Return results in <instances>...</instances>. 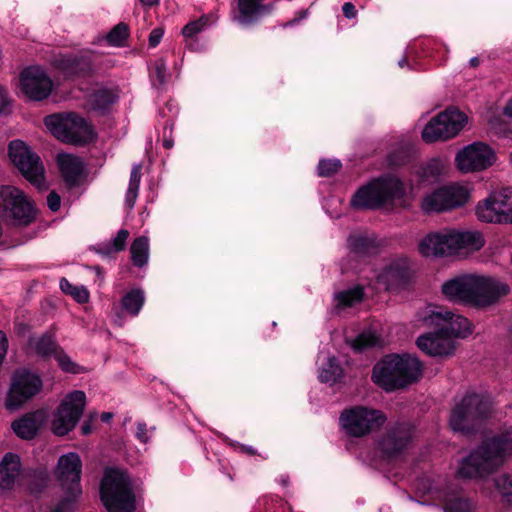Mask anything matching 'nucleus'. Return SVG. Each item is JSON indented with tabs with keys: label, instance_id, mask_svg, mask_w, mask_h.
<instances>
[{
	"label": "nucleus",
	"instance_id": "f257e3e1",
	"mask_svg": "<svg viewBox=\"0 0 512 512\" xmlns=\"http://www.w3.org/2000/svg\"><path fill=\"white\" fill-rule=\"evenodd\" d=\"M508 284L495 278L463 275L446 281L442 293L452 302L473 306H488L508 294Z\"/></svg>",
	"mask_w": 512,
	"mask_h": 512
},
{
	"label": "nucleus",
	"instance_id": "f03ea898",
	"mask_svg": "<svg viewBox=\"0 0 512 512\" xmlns=\"http://www.w3.org/2000/svg\"><path fill=\"white\" fill-rule=\"evenodd\" d=\"M512 456V431L504 432L483 442L462 460L458 475L465 479L484 478Z\"/></svg>",
	"mask_w": 512,
	"mask_h": 512
},
{
	"label": "nucleus",
	"instance_id": "7ed1b4c3",
	"mask_svg": "<svg viewBox=\"0 0 512 512\" xmlns=\"http://www.w3.org/2000/svg\"><path fill=\"white\" fill-rule=\"evenodd\" d=\"M421 375V363L417 358L391 354L375 364L372 380L385 391L392 392L418 381Z\"/></svg>",
	"mask_w": 512,
	"mask_h": 512
},
{
	"label": "nucleus",
	"instance_id": "20e7f679",
	"mask_svg": "<svg viewBox=\"0 0 512 512\" xmlns=\"http://www.w3.org/2000/svg\"><path fill=\"white\" fill-rule=\"evenodd\" d=\"M82 462L75 452H69L59 457L55 476L63 491V497L52 512H73L82 494L80 485Z\"/></svg>",
	"mask_w": 512,
	"mask_h": 512
},
{
	"label": "nucleus",
	"instance_id": "39448f33",
	"mask_svg": "<svg viewBox=\"0 0 512 512\" xmlns=\"http://www.w3.org/2000/svg\"><path fill=\"white\" fill-rule=\"evenodd\" d=\"M405 194L402 181L392 175L371 180L352 196L350 204L355 209H377L400 199Z\"/></svg>",
	"mask_w": 512,
	"mask_h": 512
},
{
	"label": "nucleus",
	"instance_id": "423d86ee",
	"mask_svg": "<svg viewBox=\"0 0 512 512\" xmlns=\"http://www.w3.org/2000/svg\"><path fill=\"white\" fill-rule=\"evenodd\" d=\"M100 496L108 512H135L136 497L129 475L122 470L107 469L100 485Z\"/></svg>",
	"mask_w": 512,
	"mask_h": 512
},
{
	"label": "nucleus",
	"instance_id": "0eeeda50",
	"mask_svg": "<svg viewBox=\"0 0 512 512\" xmlns=\"http://www.w3.org/2000/svg\"><path fill=\"white\" fill-rule=\"evenodd\" d=\"M492 409L490 397L468 393L452 410L449 424L454 431L471 432L476 424L486 418Z\"/></svg>",
	"mask_w": 512,
	"mask_h": 512
},
{
	"label": "nucleus",
	"instance_id": "6e6552de",
	"mask_svg": "<svg viewBox=\"0 0 512 512\" xmlns=\"http://www.w3.org/2000/svg\"><path fill=\"white\" fill-rule=\"evenodd\" d=\"M44 124L57 139L66 143L83 144L94 138L91 126L76 113L46 116Z\"/></svg>",
	"mask_w": 512,
	"mask_h": 512
},
{
	"label": "nucleus",
	"instance_id": "1a4fd4ad",
	"mask_svg": "<svg viewBox=\"0 0 512 512\" xmlns=\"http://www.w3.org/2000/svg\"><path fill=\"white\" fill-rule=\"evenodd\" d=\"M387 418L380 410L364 406L345 409L340 415V424L353 437H364L380 428Z\"/></svg>",
	"mask_w": 512,
	"mask_h": 512
},
{
	"label": "nucleus",
	"instance_id": "9d476101",
	"mask_svg": "<svg viewBox=\"0 0 512 512\" xmlns=\"http://www.w3.org/2000/svg\"><path fill=\"white\" fill-rule=\"evenodd\" d=\"M466 121V115L460 110L446 109L425 125L422 130V139L426 143L451 139L463 129Z\"/></svg>",
	"mask_w": 512,
	"mask_h": 512
},
{
	"label": "nucleus",
	"instance_id": "9b49d317",
	"mask_svg": "<svg viewBox=\"0 0 512 512\" xmlns=\"http://www.w3.org/2000/svg\"><path fill=\"white\" fill-rule=\"evenodd\" d=\"M9 157L21 174L38 189L45 187V170L40 157L22 141L9 144Z\"/></svg>",
	"mask_w": 512,
	"mask_h": 512
},
{
	"label": "nucleus",
	"instance_id": "f8f14e48",
	"mask_svg": "<svg viewBox=\"0 0 512 512\" xmlns=\"http://www.w3.org/2000/svg\"><path fill=\"white\" fill-rule=\"evenodd\" d=\"M479 220L487 223H512V187L491 193L476 207Z\"/></svg>",
	"mask_w": 512,
	"mask_h": 512
},
{
	"label": "nucleus",
	"instance_id": "ddd939ff",
	"mask_svg": "<svg viewBox=\"0 0 512 512\" xmlns=\"http://www.w3.org/2000/svg\"><path fill=\"white\" fill-rule=\"evenodd\" d=\"M0 208L18 225H29L36 216L32 202L15 186L7 185L0 188Z\"/></svg>",
	"mask_w": 512,
	"mask_h": 512
},
{
	"label": "nucleus",
	"instance_id": "4468645a",
	"mask_svg": "<svg viewBox=\"0 0 512 512\" xmlns=\"http://www.w3.org/2000/svg\"><path fill=\"white\" fill-rule=\"evenodd\" d=\"M86 405L83 391L75 390L69 393L59 405L52 421V431L55 435L68 434L77 424Z\"/></svg>",
	"mask_w": 512,
	"mask_h": 512
},
{
	"label": "nucleus",
	"instance_id": "2eb2a0df",
	"mask_svg": "<svg viewBox=\"0 0 512 512\" xmlns=\"http://www.w3.org/2000/svg\"><path fill=\"white\" fill-rule=\"evenodd\" d=\"M42 388L41 378L27 370L16 371L11 380L10 389L5 401V407L9 411L19 409L25 402L40 392Z\"/></svg>",
	"mask_w": 512,
	"mask_h": 512
},
{
	"label": "nucleus",
	"instance_id": "dca6fc26",
	"mask_svg": "<svg viewBox=\"0 0 512 512\" xmlns=\"http://www.w3.org/2000/svg\"><path fill=\"white\" fill-rule=\"evenodd\" d=\"M495 161L496 154L493 149L482 142H475L464 147L455 157L456 166L463 173L485 170Z\"/></svg>",
	"mask_w": 512,
	"mask_h": 512
},
{
	"label": "nucleus",
	"instance_id": "f3484780",
	"mask_svg": "<svg viewBox=\"0 0 512 512\" xmlns=\"http://www.w3.org/2000/svg\"><path fill=\"white\" fill-rule=\"evenodd\" d=\"M413 437V427L408 423H397L387 428L377 442V448L386 459L401 456L409 447Z\"/></svg>",
	"mask_w": 512,
	"mask_h": 512
},
{
	"label": "nucleus",
	"instance_id": "a211bd4d",
	"mask_svg": "<svg viewBox=\"0 0 512 512\" xmlns=\"http://www.w3.org/2000/svg\"><path fill=\"white\" fill-rule=\"evenodd\" d=\"M427 326L441 327L453 340L454 338H465L472 333L470 321L450 311L429 307L427 314L423 317Z\"/></svg>",
	"mask_w": 512,
	"mask_h": 512
},
{
	"label": "nucleus",
	"instance_id": "6ab92c4d",
	"mask_svg": "<svg viewBox=\"0 0 512 512\" xmlns=\"http://www.w3.org/2000/svg\"><path fill=\"white\" fill-rule=\"evenodd\" d=\"M52 86L51 79L39 67H28L20 74L21 92L31 100L40 101L47 98Z\"/></svg>",
	"mask_w": 512,
	"mask_h": 512
},
{
	"label": "nucleus",
	"instance_id": "aec40b11",
	"mask_svg": "<svg viewBox=\"0 0 512 512\" xmlns=\"http://www.w3.org/2000/svg\"><path fill=\"white\" fill-rule=\"evenodd\" d=\"M417 346L421 351L433 357L449 356L455 350L454 340L446 332H443L441 327H438L435 332L419 336Z\"/></svg>",
	"mask_w": 512,
	"mask_h": 512
},
{
	"label": "nucleus",
	"instance_id": "412c9836",
	"mask_svg": "<svg viewBox=\"0 0 512 512\" xmlns=\"http://www.w3.org/2000/svg\"><path fill=\"white\" fill-rule=\"evenodd\" d=\"M56 162L60 174L68 187H75L81 184L85 178V165L82 159L73 154H58Z\"/></svg>",
	"mask_w": 512,
	"mask_h": 512
},
{
	"label": "nucleus",
	"instance_id": "4be33fe9",
	"mask_svg": "<svg viewBox=\"0 0 512 512\" xmlns=\"http://www.w3.org/2000/svg\"><path fill=\"white\" fill-rule=\"evenodd\" d=\"M450 231L443 230L427 234L419 243V252L425 257L452 254Z\"/></svg>",
	"mask_w": 512,
	"mask_h": 512
},
{
	"label": "nucleus",
	"instance_id": "5701e85b",
	"mask_svg": "<svg viewBox=\"0 0 512 512\" xmlns=\"http://www.w3.org/2000/svg\"><path fill=\"white\" fill-rule=\"evenodd\" d=\"M449 231L452 254L460 250L477 251L485 244L483 235L478 231Z\"/></svg>",
	"mask_w": 512,
	"mask_h": 512
},
{
	"label": "nucleus",
	"instance_id": "b1692460",
	"mask_svg": "<svg viewBox=\"0 0 512 512\" xmlns=\"http://www.w3.org/2000/svg\"><path fill=\"white\" fill-rule=\"evenodd\" d=\"M45 414L42 411L27 413L20 419L12 422L14 433L21 439L30 440L36 436L43 424Z\"/></svg>",
	"mask_w": 512,
	"mask_h": 512
},
{
	"label": "nucleus",
	"instance_id": "393cba45",
	"mask_svg": "<svg viewBox=\"0 0 512 512\" xmlns=\"http://www.w3.org/2000/svg\"><path fill=\"white\" fill-rule=\"evenodd\" d=\"M20 458L13 453H7L0 462V489H11L20 474Z\"/></svg>",
	"mask_w": 512,
	"mask_h": 512
},
{
	"label": "nucleus",
	"instance_id": "a878e982",
	"mask_svg": "<svg viewBox=\"0 0 512 512\" xmlns=\"http://www.w3.org/2000/svg\"><path fill=\"white\" fill-rule=\"evenodd\" d=\"M61 69L69 77H83L92 72V61L86 56H67L61 60Z\"/></svg>",
	"mask_w": 512,
	"mask_h": 512
},
{
	"label": "nucleus",
	"instance_id": "bb28decb",
	"mask_svg": "<svg viewBox=\"0 0 512 512\" xmlns=\"http://www.w3.org/2000/svg\"><path fill=\"white\" fill-rule=\"evenodd\" d=\"M442 190L444 196L448 200L450 210L465 205L470 198L469 188L460 183H451L442 186Z\"/></svg>",
	"mask_w": 512,
	"mask_h": 512
},
{
	"label": "nucleus",
	"instance_id": "cd10ccee",
	"mask_svg": "<svg viewBox=\"0 0 512 512\" xmlns=\"http://www.w3.org/2000/svg\"><path fill=\"white\" fill-rule=\"evenodd\" d=\"M421 208L425 213L449 211L448 200L443 194L442 187L425 195L422 199Z\"/></svg>",
	"mask_w": 512,
	"mask_h": 512
},
{
	"label": "nucleus",
	"instance_id": "c85d7f7f",
	"mask_svg": "<svg viewBox=\"0 0 512 512\" xmlns=\"http://www.w3.org/2000/svg\"><path fill=\"white\" fill-rule=\"evenodd\" d=\"M348 245L356 255H370L377 251L375 238L360 233L351 235L348 238Z\"/></svg>",
	"mask_w": 512,
	"mask_h": 512
},
{
	"label": "nucleus",
	"instance_id": "c756f323",
	"mask_svg": "<svg viewBox=\"0 0 512 512\" xmlns=\"http://www.w3.org/2000/svg\"><path fill=\"white\" fill-rule=\"evenodd\" d=\"M407 276L406 267L393 263L387 266L378 276L379 282L386 285L387 289L402 282Z\"/></svg>",
	"mask_w": 512,
	"mask_h": 512
},
{
	"label": "nucleus",
	"instance_id": "7c9ffc66",
	"mask_svg": "<svg viewBox=\"0 0 512 512\" xmlns=\"http://www.w3.org/2000/svg\"><path fill=\"white\" fill-rule=\"evenodd\" d=\"M30 347L41 356H56L60 348L51 335L44 334L37 338H31L29 341Z\"/></svg>",
	"mask_w": 512,
	"mask_h": 512
},
{
	"label": "nucleus",
	"instance_id": "2f4dec72",
	"mask_svg": "<svg viewBox=\"0 0 512 512\" xmlns=\"http://www.w3.org/2000/svg\"><path fill=\"white\" fill-rule=\"evenodd\" d=\"M141 164H135L132 167L131 173H130V180L128 189L125 195V206L128 210H132L136 200L138 198L139 193V187H140V181H141Z\"/></svg>",
	"mask_w": 512,
	"mask_h": 512
},
{
	"label": "nucleus",
	"instance_id": "473e14b6",
	"mask_svg": "<svg viewBox=\"0 0 512 512\" xmlns=\"http://www.w3.org/2000/svg\"><path fill=\"white\" fill-rule=\"evenodd\" d=\"M131 260L137 267H143L149 258V240L141 236L136 238L130 247Z\"/></svg>",
	"mask_w": 512,
	"mask_h": 512
},
{
	"label": "nucleus",
	"instance_id": "72a5a7b5",
	"mask_svg": "<svg viewBox=\"0 0 512 512\" xmlns=\"http://www.w3.org/2000/svg\"><path fill=\"white\" fill-rule=\"evenodd\" d=\"M262 0H239L240 20L245 24L255 21L263 10Z\"/></svg>",
	"mask_w": 512,
	"mask_h": 512
},
{
	"label": "nucleus",
	"instance_id": "f704fd0d",
	"mask_svg": "<svg viewBox=\"0 0 512 512\" xmlns=\"http://www.w3.org/2000/svg\"><path fill=\"white\" fill-rule=\"evenodd\" d=\"M144 293L139 289H134L128 292L121 301L122 308L131 316L139 314L144 305Z\"/></svg>",
	"mask_w": 512,
	"mask_h": 512
},
{
	"label": "nucleus",
	"instance_id": "c9c22d12",
	"mask_svg": "<svg viewBox=\"0 0 512 512\" xmlns=\"http://www.w3.org/2000/svg\"><path fill=\"white\" fill-rule=\"evenodd\" d=\"M117 100L116 93L111 89H99L90 96V103L95 110H105Z\"/></svg>",
	"mask_w": 512,
	"mask_h": 512
},
{
	"label": "nucleus",
	"instance_id": "e433bc0d",
	"mask_svg": "<svg viewBox=\"0 0 512 512\" xmlns=\"http://www.w3.org/2000/svg\"><path fill=\"white\" fill-rule=\"evenodd\" d=\"M343 377V369L335 357H329L326 365L321 369L319 379L325 383H336Z\"/></svg>",
	"mask_w": 512,
	"mask_h": 512
},
{
	"label": "nucleus",
	"instance_id": "4c0bfd02",
	"mask_svg": "<svg viewBox=\"0 0 512 512\" xmlns=\"http://www.w3.org/2000/svg\"><path fill=\"white\" fill-rule=\"evenodd\" d=\"M363 298V289L360 286H356L351 289H347L335 294V302L338 307H349L358 303Z\"/></svg>",
	"mask_w": 512,
	"mask_h": 512
},
{
	"label": "nucleus",
	"instance_id": "58836bf2",
	"mask_svg": "<svg viewBox=\"0 0 512 512\" xmlns=\"http://www.w3.org/2000/svg\"><path fill=\"white\" fill-rule=\"evenodd\" d=\"M129 237V231L121 229L118 231L116 236L108 243H104L99 248V252L109 255L111 253L120 252L125 249L126 242Z\"/></svg>",
	"mask_w": 512,
	"mask_h": 512
},
{
	"label": "nucleus",
	"instance_id": "ea45409f",
	"mask_svg": "<svg viewBox=\"0 0 512 512\" xmlns=\"http://www.w3.org/2000/svg\"><path fill=\"white\" fill-rule=\"evenodd\" d=\"M376 346H381V339L372 331H364L352 341V347L357 351Z\"/></svg>",
	"mask_w": 512,
	"mask_h": 512
},
{
	"label": "nucleus",
	"instance_id": "a19ab883",
	"mask_svg": "<svg viewBox=\"0 0 512 512\" xmlns=\"http://www.w3.org/2000/svg\"><path fill=\"white\" fill-rule=\"evenodd\" d=\"M129 36L128 25L121 22L114 26L106 35V41L111 46L121 47Z\"/></svg>",
	"mask_w": 512,
	"mask_h": 512
},
{
	"label": "nucleus",
	"instance_id": "79ce46f5",
	"mask_svg": "<svg viewBox=\"0 0 512 512\" xmlns=\"http://www.w3.org/2000/svg\"><path fill=\"white\" fill-rule=\"evenodd\" d=\"M60 288L64 293L71 295L79 303H86L89 299L87 289L72 285L66 278L60 280Z\"/></svg>",
	"mask_w": 512,
	"mask_h": 512
},
{
	"label": "nucleus",
	"instance_id": "37998d69",
	"mask_svg": "<svg viewBox=\"0 0 512 512\" xmlns=\"http://www.w3.org/2000/svg\"><path fill=\"white\" fill-rule=\"evenodd\" d=\"M495 486L505 501L512 505V474L503 473L496 477Z\"/></svg>",
	"mask_w": 512,
	"mask_h": 512
},
{
	"label": "nucleus",
	"instance_id": "c03bdc74",
	"mask_svg": "<svg viewBox=\"0 0 512 512\" xmlns=\"http://www.w3.org/2000/svg\"><path fill=\"white\" fill-rule=\"evenodd\" d=\"M55 358L64 372L79 374L84 371L83 367L73 362L71 358L68 355H66L61 349L59 350L58 353H56Z\"/></svg>",
	"mask_w": 512,
	"mask_h": 512
},
{
	"label": "nucleus",
	"instance_id": "a18cd8bd",
	"mask_svg": "<svg viewBox=\"0 0 512 512\" xmlns=\"http://www.w3.org/2000/svg\"><path fill=\"white\" fill-rule=\"evenodd\" d=\"M446 512H474L473 504L463 498H454L445 505Z\"/></svg>",
	"mask_w": 512,
	"mask_h": 512
},
{
	"label": "nucleus",
	"instance_id": "49530a36",
	"mask_svg": "<svg viewBox=\"0 0 512 512\" xmlns=\"http://www.w3.org/2000/svg\"><path fill=\"white\" fill-rule=\"evenodd\" d=\"M151 78L159 85L166 83L167 79V65L163 59H157L152 67Z\"/></svg>",
	"mask_w": 512,
	"mask_h": 512
},
{
	"label": "nucleus",
	"instance_id": "de8ad7c7",
	"mask_svg": "<svg viewBox=\"0 0 512 512\" xmlns=\"http://www.w3.org/2000/svg\"><path fill=\"white\" fill-rule=\"evenodd\" d=\"M341 168V163L338 160H321L318 164V175L321 177H329L334 175Z\"/></svg>",
	"mask_w": 512,
	"mask_h": 512
},
{
	"label": "nucleus",
	"instance_id": "09e8293b",
	"mask_svg": "<svg viewBox=\"0 0 512 512\" xmlns=\"http://www.w3.org/2000/svg\"><path fill=\"white\" fill-rule=\"evenodd\" d=\"M204 24L205 23L201 20L193 21L186 24L182 29L183 36L187 38L194 37L196 34L202 31Z\"/></svg>",
	"mask_w": 512,
	"mask_h": 512
},
{
	"label": "nucleus",
	"instance_id": "8fccbe9b",
	"mask_svg": "<svg viewBox=\"0 0 512 512\" xmlns=\"http://www.w3.org/2000/svg\"><path fill=\"white\" fill-rule=\"evenodd\" d=\"M60 204V196L55 191H51L47 196V205L49 209L53 212H56L60 209Z\"/></svg>",
	"mask_w": 512,
	"mask_h": 512
},
{
	"label": "nucleus",
	"instance_id": "3c124183",
	"mask_svg": "<svg viewBox=\"0 0 512 512\" xmlns=\"http://www.w3.org/2000/svg\"><path fill=\"white\" fill-rule=\"evenodd\" d=\"M163 34H164V31L162 28L153 29L149 35L150 47H156L161 42Z\"/></svg>",
	"mask_w": 512,
	"mask_h": 512
},
{
	"label": "nucleus",
	"instance_id": "603ef678",
	"mask_svg": "<svg viewBox=\"0 0 512 512\" xmlns=\"http://www.w3.org/2000/svg\"><path fill=\"white\" fill-rule=\"evenodd\" d=\"M137 438L143 442H148L149 435H148V429L145 423H138L137 424V432H136Z\"/></svg>",
	"mask_w": 512,
	"mask_h": 512
},
{
	"label": "nucleus",
	"instance_id": "864d4df0",
	"mask_svg": "<svg viewBox=\"0 0 512 512\" xmlns=\"http://www.w3.org/2000/svg\"><path fill=\"white\" fill-rule=\"evenodd\" d=\"M8 348V341L6 338V335L4 332L0 331V365L3 362V359L5 358V355L7 353Z\"/></svg>",
	"mask_w": 512,
	"mask_h": 512
},
{
	"label": "nucleus",
	"instance_id": "5fc2aeb1",
	"mask_svg": "<svg viewBox=\"0 0 512 512\" xmlns=\"http://www.w3.org/2000/svg\"><path fill=\"white\" fill-rule=\"evenodd\" d=\"M444 169V163L439 159H434L428 165V170L431 174H439Z\"/></svg>",
	"mask_w": 512,
	"mask_h": 512
},
{
	"label": "nucleus",
	"instance_id": "6e6d98bb",
	"mask_svg": "<svg viewBox=\"0 0 512 512\" xmlns=\"http://www.w3.org/2000/svg\"><path fill=\"white\" fill-rule=\"evenodd\" d=\"M342 12L345 15V17L352 19L356 17V9L355 6L351 2H346L342 6Z\"/></svg>",
	"mask_w": 512,
	"mask_h": 512
},
{
	"label": "nucleus",
	"instance_id": "4d7b16f0",
	"mask_svg": "<svg viewBox=\"0 0 512 512\" xmlns=\"http://www.w3.org/2000/svg\"><path fill=\"white\" fill-rule=\"evenodd\" d=\"M8 103L7 91L2 85H0V113L5 110Z\"/></svg>",
	"mask_w": 512,
	"mask_h": 512
},
{
	"label": "nucleus",
	"instance_id": "13d9d810",
	"mask_svg": "<svg viewBox=\"0 0 512 512\" xmlns=\"http://www.w3.org/2000/svg\"><path fill=\"white\" fill-rule=\"evenodd\" d=\"M96 417V415H93L90 417L89 421L85 422L82 427H81V430H82V434L84 435H88L91 433L92 431V427H91V422L92 420Z\"/></svg>",
	"mask_w": 512,
	"mask_h": 512
},
{
	"label": "nucleus",
	"instance_id": "bf43d9fd",
	"mask_svg": "<svg viewBox=\"0 0 512 512\" xmlns=\"http://www.w3.org/2000/svg\"><path fill=\"white\" fill-rule=\"evenodd\" d=\"M503 114L512 121V98L506 103L503 108Z\"/></svg>",
	"mask_w": 512,
	"mask_h": 512
},
{
	"label": "nucleus",
	"instance_id": "052dcab7",
	"mask_svg": "<svg viewBox=\"0 0 512 512\" xmlns=\"http://www.w3.org/2000/svg\"><path fill=\"white\" fill-rule=\"evenodd\" d=\"M174 145V142L172 139H164L163 141V146L166 148V149H171Z\"/></svg>",
	"mask_w": 512,
	"mask_h": 512
},
{
	"label": "nucleus",
	"instance_id": "680f3d73",
	"mask_svg": "<svg viewBox=\"0 0 512 512\" xmlns=\"http://www.w3.org/2000/svg\"><path fill=\"white\" fill-rule=\"evenodd\" d=\"M143 5L153 6L159 2V0H140Z\"/></svg>",
	"mask_w": 512,
	"mask_h": 512
},
{
	"label": "nucleus",
	"instance_id": "e2e57ef3",
	"mask_svg": "<svg viewBox=\"0 0 512 512\" xmlns=\"http://www.w3.org/2000/svg\"><path fill=\"white\" fill-rule=\"evenodd\" d=\"M479 63H480V60L477 57H473L469 61L470 66L473 68L477 67L479 65Z\"/></svg>",
	"mask_w": 512,
	"mask_h": 512
},
{
	"label": "nucleus",
	"instance_id": "0e129e2a",
	"mask_svg": "<svg viewBox=\"0 0 512 512\" xmlns=\"http://www.w3.org/2000/svg\"><path fill=\"white\" fill-rule=\"evenodd\" d=\"M111 418H112V414H111V413H109V412H104V413H102V415H101V419H102V421H104V422H108Z\"/></svg>",
	"mask_w": 512,
	"mask_h": 512
},
{
	"label": "nucleus",
	"instance_id": "69168bd1",
	"mask_svg": "<svg viewBox=\"0 0 512 512\" xmlns=\"http://www.w3.org/2000/svg\"><path fill=\"white\" fill-rule=\"evenodd\" d=\"M398 65L403 68L408 65V59L407 57H403L401 60H399Z\"/></svg>",
	"mask_w": 512,
	"mask_h": 512
},
{
	"label": "nucleus",
	"instance_id": "338daca9",
	"mask_svg": "<svg viewBox=\"0 0 512 512\" xmlns=\"http://www.w3.org/2000/svg\"><path fill=\"white\" fill-rule=\"evenodd\" d=\"M280 482L283 486H288L289 484V477L288 476H281Z\"/></svg>",
	"mask_w": 512,
	"mask_h": 512
},
{
	"label": "nucleus",
	"instance_id": "774afa93",
	"mask_svg": "<svg viewBox=\"0 0 512 512\" xmlns=\"http://www.w3.org/2000/svg\"><path fill=\"white\" fill-rule=\"evenodd\" d=\"M509 161H510V162H511V164H512V151H511V152H510V154H509Z\"/></svg>",
	"mask_w": 512,
	"mask_h": 512
}]
</instances>
